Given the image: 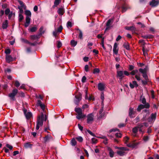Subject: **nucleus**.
Segmentation results:
<instances>
[{"label": "nucleus", "instance_id": "1", "mask_svg": "<svg viewBox=\"0 0 159 159\" xmlns=\"http://www.w3.org/2000/svg\"><path fill=\"white\" fill-rule=\"evenodd\" d=\"M43 120L44 114L42 113L40 116H38L37 119V125L36 127V129L37 130L39 129L40 127L42 126L43 124Z\"/></svg>", "mask_w": 159, "mask_h": 159}, {"label": "nucleus", "instance_id": "2", "mask_svg": "<svg viewBox=\"0 0 159 159\" xmlns=\"http://www.w3.org/2000/svg\"><path fill=\"white\" fill-rule=\"evenodd\" d=\"M143 124H139L137 126L134 127L133 129V132L134 133H136L137 132L138 130L140 132H143Z\"/></svg>", "mask_w": 159, "mask_h": 159}, {"label": "nucleus", "instance_id": "3", "mask_svg": "<svg viewBox=\"0 0 159 159\" xmlns=\"http://www.w3.org/2000/svg\"><path fill=\"white\" fill-rule=\"evenodd\" d=\"M128 150L126 147H122L121 149L117 151V153L120 156H123L126 154L125 151Z\"/></svg>", "mask_w": 159, "mask_h": 159}, {"label": "nucleus", "instance_id": "4", "mask_svg": "<svg viewBox=\"0 0 159 159\" xmlns=\"http://www.w3.org/2000/svg\"><path fill=\"white\" fill-rule=\"evenodd\" d=\"M94 115L93 113H91L88 114L87 116V123L89 124H91L94 120Z\"/></svg>", "mask_w": 159, "mask_h": 159}, {"label": "nucleus", "instance_id": "5", "mask_svg": "<svg viewBox=\"0 0 159 159\" xmlns=\"http://www.w3.org/2000/svg\"><path fill=\"white\" fill-rule=\"evenodd\" d=\"M150 104L148 103L147 102V103L146 105L140 104L139 105L137 108V111L140 112L141 110L143 109L144 108H149L150 107Z\"/></svg>", "mask_w": 159, "mask_h": 159}, {"label": "nucleus", "instance_id": "6", "mask_svg": "<svg viewBox=\"0 0 159 159\" xmlns=\"http://www.w3.org/2000/svg\"><path fill=\"white\" fill-rule=\"evenodd\" d=\"M135 111H134V109L130 107L129 111V116L131 118H133L135 116Z\"/></svg>", "mask_w": 159, "mask_h": 159}, {"label": "nucleus", "instance_id": "7", "mask_svg": "<svg viewBox=\"0 0 159 159\" xmlns=\"http://www.w3.org/2000/svg\"><path fill=\"white\" fill-rule=\"evenodd\" d=\"M157 114L156 113H152L150 117L148 119V121L149 122H154L156 117Z\"/></svg>", "mask_w": 159, "mask_h": 159}, {"label": "nucleus", "instance_id": "8", "mask_svg": "<svg viewBox=\"0 0 159 159\" xmlns=\"http://www.w3.org/2000/svg\"><path fill=\"white\" fill-rule=\"evenodd\" d=\"M159 3V0H152V1L150 2V5L152 7H154L157 6Z\"/></svg>", "mask_w": 159, "mask_h": 159}, {"label": "nucleus", "instance_id": "9", "mask_svg": "<svg viewBox=\"0 0 159 159\" xmlns=\"http://www.w3.org/2000/svg\"><path fill=\"white\" fill-rule=\"evenodd\" d=\"M129 86L131 89H133L134 87H137L138 86V85L137 82L135 81H133L132 83H129Z\"/></svg>", "mask_w": 159, "mask_h": 159}, {"label": "nucleus", "instance_id": "10", "mask_svg": "<svg viewBox=\"0 0 159 159\" xmlns=\"http://www.w3.org/2000/svg\"><path fill=\"white\" fill-rule=\"evenodd\" d=\"M105 85L104 84L99 83L98 85V88L99 90L100 91H103L105 89Z\"/></svg>", "mask_w": 159, "mask_h": 159}, {"label": "nucleus", "instance_id": "11", "mask_svg": "<svg viewBox=\"0 0 159 159\" xmlns=\"http://www.w3.org/2000/svg\"><path fill=\"white\" fill-rule=\"evenodd\" d=\"M117 76L119 77V79L120 80L122 79L124 77L123 73L122 71H117Z\"/></svg>", "mask_w": 159, "mask_h": 159}, {"label": "nucleus", "instance_id": "12", "mask_svg": "<svg viewBox=\"0 0 159 159\" xmlns=\"http://www.w3.org/2000/svg\"><path fill=\"white\" fill-rule=\"evenodd\" d=\"M31 17H26L25 18L26 22L25 23V26L26 27L29 26L30 21Z\"/></svg>", "mask_w": 159, "mask_h": 159}, {"label": "nucleus", "instance_id": "13", "mask_svg": "<svg viewBox=\"0 0 159 159\" xmlns=\"http://www.w3.org/2000/svg\"><path fill=\"white\" fill-rule=\"evenodd\" d=\"M117 44L116 43H115L114 44L113 48V53L116 55L118 53V49L117 48Z\"/></svg>", "mask_w": 159, "mask_h": 159}, {"label": "nucleus", "instance_id": "14", "mask_svg": "<svg viewBox=\"0 0 159 159\" xmlns=\"http://www.w3.org/2000/svg\"><path fill=\"white\" fill-rule=\"evenodd\" d=\"M24 112L25 117L27 119L30 118L32 116V113L31 112H27V111L25 110H24Z\"/></svg>", "mask_w": 159, "mask_h": 159}, {"label": "nucleus", "instance_id": "15", "mask_svg": "<svg viewBox=\"0 0 159 159\" xmlns=\"http://www.w3.org/2000/svg\"><path fill=\"white\" fill-rule=\"evenodd\" d=\"M107 150L109 152L110 156L111 157H113L114 154V152L112 150V149L108 147L107 148Z\"/></svg>", "mask_w": 159, "mask_h": 159}, {"label": "nucleus", "instance_id": "16", "mask_svg": "<svg viewBox=\"0 0 159 159\" xmlns=\"http://www.w3.org/2000/svg\"><path fill=\"white\" fill-rule=\"evenodd\" d=\"M112 20H113L112 19H110L108 20L106 24L107 27L105 29V30H107L109 29L111 23L112 22Z\"/></svg>", "mask_w": 159, "mask_h": 159}, {"label": "nucleus", "instance_id": "17", "mask_svg": "<svg viewBox=\"0 0 159 159\" xmlns=\"http://www.w3.org/2000/svg\"><path fill=\"white\" fill-rule=\"evenodd\" d=\"M85 116V115L84 114L82 113L77 114L76 118L78 120L83 118Z\"/></svg>", "mask_w": 159, "mask_h": 159}, {"label": "nucleus", "instance_id": "18", "mask_svg": "<svg viewBox=\"0 0 159 159\" xmlns=\"http://www.w3.org/2000/svg\"><path fill=\"white\" fill-rule=\"evenodd\" d=\"M6 60L7 62L9 63L13 61V58L10 55H7L6 56Z\"/></svg>", "mask_w": 159, "mask_h": 159}, {"label": "nucleus", "instance_id": "19", "mask_svg": "<svg viewBox=\"0 0 159 159\" xmlns=\"http://www.w3.org/2000/svg\"><path fill=\"white\" fill-rule=\"evenodd\" d=\"M75 97L76 100L75 101V103L76 104H78L81 99V95H77L75 96Z\"/></svg>", "mask_w": 159, "mask_h": 159}, {"label": "nucleus", "instance_id": "20", "mask_svg": "<svg viewBox=\"0 0 159 159\" xmlns=\"http://www.w3.org/2000/svg\"><path fill=\"white\" fill-rule=\"evenodd\" d=\"M58 14L61 15H63L64 13V10L63 8H60L58 9L57 11Z\"/></svg>", "mask_w": 159, "mask_h": 159}, {"label": "nucleus", "instance_id": "21", "mask_svg": "<svg viewBox=\"0 0 159 159\" xmlns=\"http://www.w3.org/2000/svg\"><path fill=\"white\" fill-rule=\"evenodd\" d=\"M8 21L7 20H6L4 22L2 25V28L3 29H6L7 28L8 26Z\"/></svg>", "mask_w": 159, "mask_h": 159}, {"label": "nucleus", "instance_id": "22", "mask_svg": "<svg viewBox=\"0 0 159 159\" xmlns=\"http://www.w3.org/2000/svg\"><path fill=\"white\" fill-rule=\"evenodd\" d=\"M39 34L42 35L44 33L45 31V29H44L43 26H41L39 29Z\"/></svg>", "mask_w": 159, "mask_h": 159}, {"label": "nucleus", "instance_id": "23", "mask_svg": "<svg viewBox=\"0 0 159 159\" xmlns=\"http://www.w3.org/2000/svg\"><path fill=\"white\" fill-rule=\"evenodd\" d=\"M39 38V35H32L30 36V39L32 40H37Z\"/></svg>", "mask_w": 159, "mask_h": 159}, {"label": "nucleus", "instance_id": "24", "mask_svg": "<svg viewBox=\"0 0 159 159\" xmlns=\"http://www.w3.org/2000/svg\"><path fill=\"white\" fill-rule=\"evenodd\" d=\"M60 0H55L54 2V4L52 6L53 8H55V7H57L60 3Z\"/></svg>", "mask_w": 159, "mask_h": 159}, {"label": "nucleus", "instance_id": "25", "mask_svg": "<svg viewBox=\"0 0 159 159\" xmlns=\"http://www.w3.org/2000/svg\"><path fill=\"white\" fill-rule=\"evenodd\" d=\"M147 67H146L145 68L143 69L142 68H140L139 70V72L141 73H147Z\"/></svg>", "mask_w": 159, "mask_h": 159}, {"label": "nucleus", "instance_id": "26", "mask_svg": "<svg viewBox=\"0 0 159 159\" xmlns=\"http://www.w3.org/2000/svg\"><path fill=\"white\" fill-rule=\"evenodd\" d=\"M75 111L77 114L82 113V110L81 108H75Z\"/></svg>", "mask_w": 159, "mask_h": 159}, {"label": "nucleus", "instance_id": "27", "mask_svg": "<svg viewBox=\"0 0 159 159\" xmlns=\"http://www.w3.org/2000/svg\"><path fill=\"white\" fill-rule=\"evenodd\" d=\"M25 14L26 16V17H31V12L29 10H26L25 11Z\"/></svg>", "mask_w": 159, "mask_h": 159}, {"label": "nucleus", "instance_id": "28", "mask_svg": "<svg viewBox=\"0 0 159 159\" xmlns=\"http://www.w3.org/2000/svg\"><path fill=\"white\" fill-rule=\"evenodd\" d=\"M19 2L20 5V6H19L18 7H21V8H23L24 9H26V7L25 5L23 2L20 1H19Z\"/></svg>", "mask_w": 159, "mask_h": 159}, {"label": "nucleus", "instance_id": "29", "mask_svg": "<svg viewBox=\"0 0 159 159\" xmlns=\"http://www.w3.org/2000/svg\"><path fill=\"white\" fill-rule=\"evenodd\" d=\"M140 100H141L142 103L143 105H146L147 103L146 102V99L144 97L141 98Z\"/></svg>", "mask_w": 159, "mask_h": 159}, {"label": "nucleus", "instance_id": "30", "mask_svg": "<svg viewBox=\"0 0 159 159\" xmlns=\"http://www.w3.org/2000/svg\"><path fill=\"white\" fill-rule=\"evenodd\" d=\"M70 44L72 46L75 47L76 45L77 42L75 41L74 40H72L70 42Z\"/></svg>", "mask_w": 159, "mask_h": 159}, {"label": "nucleus", "instance_id": "31", "mask_svg": "<svg viewBox=\"0 0 159 159\" xmlns=\"http://www.w3.org/2000/svg\"><path fill=\"white\" fill-rule=\"evenodd\" d=\"M32 144H30L29 143H25L24 144V147L26 148H31L32 146Z\"/></svg>", "mask_w": 159, "mask_h": 159}, {"label": "nucleus", "instance_id": "32", "mask_svg": "<svg viewBox=\"0 0 159 159\" xmlns=\"http://www.w3.org/2000/svg\"><path fill=\"white\" fill-rule=\"evenodd\" d=\"M71 143L72 146H74L76 144V142L74 138H73L71 141Z\"/></svg>", "mask_w": 159, "mask_h": 159}, {"label": "nucleus", "instance_id": "33", "mask_svg": "<svg viewBox=\"0 0 159 159\" xmlns=\"http://www.w3.org/2000/svg\"><path fill=\"white\" fill-rule=\"evenodd\" d=\"M128 8L127 6L125 5L122 7V12H124L126 11Z\"/></svg>", "mask_w": 159, "mask_h": 159}, {"label": "nucleus", "instance_id": "34", "mask_svg": "<svg viewBox=\"0 0 159 159\" xmlns=\"http://www.w3.org/2000/svg\"><path fill=\"white\" fill-rule=\"evenodd\" d=\"M24 18L23 16L21 14H19V22H21Z\"/></svg>", "mask_w": 159, "mask_h": 159}, {"label": "nucleus", "instance_id": "35", "mask_svg": "<svg viewBox=\"0 0 159 159\" xmlns=\"http://www.w3.org/2000/svg\"><path fill=\"white\" fill-rule=\"evenodd\" d=\"M143 51L144 55L145 56H147L148 54L147 53V50L145 49L144 47L143 48Z\"/></svg>", "mask_w": 159, "mask_h": 159}, {"label": "nucleus", "instance_id": "36", "mask_svg": "<svg viewBox=\"0 0 159 159\" xmlns=\"http://www.w3.org/2000/svg\"><path fill=\"white\" fill-rule=\"evenodd\" d=\"M123 46L127 50L129 49V45L128 43H125L124 44Z\"/></svg>", "mask_w": 159, "mask_h": 159}, {"label": "nucleus", "instance_id": "37", "mask_svg": "<svg viewBox=\"0 0 159 159\" xmlns=\"http://www.w3.org/2000/svg\"><path fill=\"white\" fill-rule=\"evenodd\" d=\"M77 30H79L80 31V33L79 35V38L80 39H83V34L82 31L80 30H79V29H78Z\"/></svg>", "mask_w": 159, "mask_h": 159}, {"label": "nucleus", "instance_id": "38", "mask_svg": "<svg viewBox=\"0 0 159 159\" xmlns=\"http://www.w3.org/2000/svg\"><path fill=\"white\" fill-rule=\"evenodd\" d=\"M138 71L137 70H134L130 73V74L132 75H134L137 73Z\"/></svg>", "mask_w": 159, "mask_h": 159}, {"label": "nucleus", "instance_id": "39", "mask_svg": "<svg viewBox=\"0 0 159 159\" xmlns=\"http://www.w3.org/2000/svg\"><path fill=\"white\" fill-rule=\"evenodd\" d=\"M100 72V70L98 68H95L94 69L93 73L94 74L99 73Z\"/></svg>", "mask_w": 159, "mask_h": 159}, {"label": "nucleus", "instance_id": "40", "mask_svg": "<svg viewBox=\"0 0 159 159\" xmlns=\"http://www.w3.org/2000/svg\"><path fill=\"white\" fill-rule=\"evenodd\" d=\"M37 30V28L35 27H33L31 28L30 30L31 32H35Z\"/></svg>", "mask_w": 159, "mask_h": 159}, {"label": "nucleus", "instance_id": "41", "mask_svg": "<svg viewBox=\"0 0 159 159\" xmlns=\"http://www.w3.org/2000/svg\"><path fill=\"white\" fill-rule=\"evenodd\" d=\"M143 74V76L144 78V79L146 80H147L148 79V76L147 74V73H142Z\"/></svg>", "mask_w": 159, "mask_h": 159}, {"label": "nucleus", "instance_id": "42", "mask_svg": "<svg viewBox=\"0 0 159 159\" xmlns=\"http://www.w3.org/2000/svg\"><path fill=\"white\" fill-rule=\"evenodd\" d=\"M139 144V143L133 142L132 143V146H133L132 147V148H136Z\"/></svg>", "mask_w": 159, "mask_h": 159}, {"label": "nucleus", "instance_id": "43", "mask_svg": "<svg viewBox=\"0 0 159 159\" xmlns=\"http://www.w3.org/2000/svg\"><path fill=\"white\" fill-rule=\"evenodd\" d=\"M92 142L93 143H96L97 142V139L96 138H93L92 139Z\"/></svg>", "mask_w": 159, "mask_h": 159}, {"label": "nucleus", "instance_id": "44", "mask_svg": "<svg viewBox=\"0 0 159 159\" xmlns=\"http://www.w3.org/2000/svg\"><path fill=\"white\" fill-rule=\"evenodd\" d=\"M129 139V138L127 136H126L124 139L125 143V144H127V143Z\"/></svg>", "mask_w": 159, "mask_h": 159}, {"label": "nucleus", "instance_id": "45", "mask_svg": "<svg viewBox=\"0 0 159 159\" xmlns=\"http://www.w3.org/2000/svg\"><path fill=\"white\" fill-rule=\"evenodd\" d=\"M15 95L13 94L12 93H11L9 94V97L11 98L12 99L14 100Z\"/></svg>", "mask_w": 159, "mask_h": 159}, {"label": "nucleus", "instance_id": "46", "mask_svg": "<svg viewBox=\"0 0 159 159\" xmlns=\"http://www.w3.org/2000/svg\"><path fill=\"white\" fill-rule=\"evenodd\" d=\"M63 29V28L62 26H60V27L58 28L57 30V32L59 33H61V31Z\"/></svg>", "mask_w": 159, "mask_h": 159}, {"label": "nucleus", "instance_id": "47", "mask_svg": "<svg viewBox=\"0 0 159 159\" xmlns=\"http://www.w3.org/2000/svg\"><path fill=\"white\" fill-rule=\"evenodd\" d=\"M15 85L16 87H18L20 86V83L18 81L16 80L15 82Z\"/></svg>", "mask_w": 159, "mask_h": 159}, {"label": "nucleus", "instance_id": "48", "mask_svg": "<svg viewBox=\"0 0 159 159\" xmlns=\"http://www.w3.org/2000/svg\"><path fill=\"white\" fill-rule=\"evenodd\" d=\"M76 139L79 142H82L83 140V139L81 137L79 136V137L76 138Z\"/></svg>", "mask_w": 159, "mask_h": 159}, {"label": "nucleus", "instance_id": "49", "mask_svg": "<svg viewBox=\"0 0 159 159\" xmlns=\"http://www.w3.org/2000/svg\"><path fill=\"white\" fill-rule=\"evenodd\" d=\"M21 40L22 42H24L25 43H29V42L26 39H25L24 38H21Z\"/></svg>", "mask_w": 159, "mask_h": 159}, {"label": "nucleus", "instance_id": "50", "mask_svg": "<svg viewBox=\"0 0 159 159\" xmlns=\"http://www.w3.org/2000/svg\"><path fill=\"white\" fill-rule=\"evenodd\" d=\"M18 92V90L16 89H14L13 90L12 93L13 94H14L15 95H16L17 93Z\"/></svg>", "mask_w": 159, "mask_h": 159}, {"label": "nucleus", "instance_id": "51", "mask_svg": "<svg viewBox=\"0 0 159 159\" xmlns=\"http://www.w3.org/2000/svg\"><path fill=\"white\" fill-rule=\"evenodd\" d=\"M143 38L144 39L151 38H152V35H144L142 36Z\"/></svg>", "mask_w": 159, "mask_h": 159}, {"label": "nucleus", "instance_id": "52", "mask_svg": "<svg viewBox=\"0 0 159 159\" xmlns=\"http://www.w3.org/2000/svg\"><path fill=\"white\" fill-rule=\"evenodd\" d=\"M135 78L138 81H140L141 80V78L140 77V75H135Z\"/></svg>", "mask_w": 159, "mask_h": 159}, {"label": "nucleus", "instance_id": "53", "mask_svg": "<svg viewBox=\"0 0 159 159\" xmlns=\"http://www.w3.org/2000/svg\"><path fill=\"white\" fill-rule=\"evenodd\" d=\"M50 137L48 136H46V137H45L44 138V140L45 142H47L49 139Z\"/></svg>", "mask_w": 159, "mask_h": 159}, {"label": "nucleus", "instance_id": "54", "mask_svg": "<svg viewBox=\"0 0 159 159\" xmlns=\"http://www.w3.org/2000/svg\"><path fill=\"white\" fill-rule=\"evenodd\" d=\"M18 8L19 9V14H22L23 12V8H21V7H18Z\"/></svg>", "mask_w": 159, "mask_h": 159}, {"label": "nucleus", "instance_id": "55", "mask_svg": "<svg viewBox=\"0 0 159 159\" xmlns=\"http://www.w3.org/2000/svg\"><path fill=\"white\" fill-rule=\"evenodd\" d=\"M58 33V32H57V30H55L53 32V35L55 37H56Z\"/></svg>", "mask_w": 159, "mask_h": 159}, {"label": "nucleus", "instance_id": "56", "mask_svg": "<svg viewBox=\"0 0 159 159\" xmlns=\"http://www.w3.org/2000/svg\"><path fill=\"white\" fill-rule=\"evenodd\" d=\"M115 135L117 137L120 138L121 137V134L120 133H117L115 134Z\"/></svg>", "mask_w": 159, "mask_h": 159}, {"label": "nucleus", "instance_id": "57", "mask_svg": "<svg viewBox=\"0 0 159 159\" xmlns=\"http://www.w3.org/2000/svg\"><path fill=\"white\" fill-rule=\"evenodd\" d=\"M148 139H149V137L148 136H144L143 137V140L145 142H146L147 141H148Z\"/></svg>", "mask_w": 159, "mask_h": 159}, {"label": "nucleus", "instance_id": "58", "mask_svg": "<svg viewBox=\"0 0 159 159\" xmlns=\"http://www.w3.org/2000/svg\"><path fill=\"white\" fill-rule=\"evenodd\" d=\"M5 14L6 15H8L10 12V10L9 9L7 8L5 11Z\"/></svg>", "mask_w": 159, "mask_h": 159}, {"label": "nucleus", "instance_id": "59", "mask_svg": "<svg viewBox=\"0 0 159 159\" xmlns=\"http://www.w3.org/2000/svg\"><path fill=\"white\" fill-rule=\"evenodd\" d=\"M67 26L68 28L71 27L72 26V24L71 22L68 21L67 24Z\"/></svg>", "mask_w": 159, "mask_h": 159}, {"label": "nucleus", "instance_id": "60", "mask_svg": "<svg viewBox=\"0 0 159 159\" xmlns=\"http://www.w3.org/2000/svg\"><path fill=\"white\" fill-rule=\"evenodd\" d=\"M62 46L61 43L60 41H58L57 43V46L58 48H60Z\"/></svg>", "mask_w": 159, "mask_h": 159}, {"label": "nucleus", "instance_id": "61", "mask_svg": "<svg viewBox=\"0 0 159 159\" xmlns=\"http://www.w3.org/2000/svg\"><path fill=\"white\" fill-rule=\"evenodd\" d=\"M151 93L152 98L153 99H154L155 98V96L154 95V91L153 90H152L151 92Z\"/></svg>", "mask_w": 159, "mask_h": 159}, {"label": "nucleus", "instance_id": "62", "mask_svg": "<svg viewBox=\"0 0 159 159\" xmlns=\"http://www.w3.org/2000/svg\"><path fill=\"white\" fill-rule=\"evenodd\" d=\"M86 79V78L85 76H84L83 77L82 79V83H84L85 82V81Z\"/></svg>", "mask_w": 159, "mask_h": 159}, {"label": "nucleus", "instance_id": "63", "mask_svg": "<svg viewBox=\"0 0 159 159\" xmlns=\"http://www.w3.org/2000/svg\"><path fill=\"white\" fill-rule=\"evenodd\" d=\"M84 69L86 72L89 71V66L88 65H86L85 66Z\"/></svg>", "mask_w": 159, "mask_h": 159}, {"label": "nucleus", "instance_id": "64", "mask_svg": "<svg viewBox=\"0 0 159 159\" xmlns=\"http://www.w3.org/2000/svg\"><path fill=\"white\" fill-rule=\"evenodd\" d=\"M11 52V50L10 49H7L5 50V53L6 54H10Z\"/></svg>", "mask_w": 159, "mask_h": 159}]
</instances>
